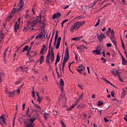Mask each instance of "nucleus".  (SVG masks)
Here are the masks:
<instances>
[{"label":"nucleus","mask_w":127,"mask_h":127,"mask_svg":"<svg viewBox=\"0 0 127 127\" xmlns=\"http://www.w3.org/2000/svg\"><path fill=\"white\" fill-rule=\"evenodd\" d=\"M58 34H59L58 30H57L56 32V35L55 37V40H56V41H57V38H58Z\"/></svg>","instance_id":"b1692460"},{"label":"nucleus","mask_w":127,"mask_h":127,"mask_svg":"<svg viewBox=\"0 0 127 127\" xmlns=\"http://www.w3.org/2000/svg\"><path fill=\"white\" fill-rule=\"evenodd\" d=\"M37 101L38 103H40L41 102H42V97H40L37 98Z\"/></svg>","instance_id":"cd10ccee"},{"label":"nucleus","mask_w":127,"mask_h":127,"mask_svg":"<svg viewBox=\"0 0 127 127\" xmlns=\"http://www.w3.org/2000/svg\"><path fill=\"white\" fill-rule=\"evenodd\" d=\"M21 83V80H19L16 82V85H18V84Z\"/></svg>","instance_id":"864d4df0"},{"label":"nucleus","mask_w":127,"mask_h":127,"mask_svg":"<svg viewBox=\"0 0 127 127\" xmlns=\"http://www.w3.org/2000/svg\"><path fill=\"white\" fill-rule=\"evenodd\" d=\"M28 50V46H26L23 49L22 52H24V51H27Z\"/></svg>","instance_id":"bb28decb"},{"label":"nucleus","mask_w":127,"mask_h":127,"mask_svg":"<svg viewBox=\"0 0 127 127\" xmlns=\"http://www.w3.org/2000/svg\"><path fill=\"white\" fill-rule=\"evenodd\" d=\"M92 53L95 54V55H102L101 49L93 50L92 51Z\"/></svg>","instance_id":"0eeeda50"},{"label":"nucleus","mask_w":127,"mask_h":127,"mask_svg":"<svg viewBox=\"0 0 127 127\" xmlns=\"http://www.w3.org/2000/svg\"><path fill=\"white\" fill-rule=\"evenodd\" d=\"M97 37L98 40H99L100 42H102V40L106 38V36H105V34H103V33H101L100 34H97Z\"/></svg>","instance_id":"423d86ee"},{"label":"nucleus","mask_w":127,"mask_h":127,"mask_svg":"<svg viewBox=\"0 0 127 127\" xmlns=\"http://www.w3.org/2000/svg\"><path fill=\"white\" fill-rule=\"evenodd\" d=\"M82 37L83 36H80L77 38H73L72 39V40H74L75 41H79V40H81V39H82Z\"/></svg>","instance_id":"dca6fc26"},{"label":"nucleus","mask_w":127,"mask_h":127,"mask_svg":"<svg viewBox=\"0 0 127 127\" xmlns=\"http://www.w3.org/2000/svg\"><path fill=\"white\" fill-rule=\"evenodd\" d=\"M60 86L61 87H64V81L63 80V79H61L60 81Z\"/></svg>","instance_id":"4be33fe9"},{"label":"nucleus","mask_w":127,"mask_h":127,"mask_svg":"<svg viewBox=\"0 0 127 127\" xmlns=\"http://www.w3.org/2000/svg\"><path fill=\"white\" fill-rule=\"evenodd\" d=\"M13 16H14V10H12L10 15H9L7 18V21H9V20H10V19H11V18H12V17H13Z\"/></svg>","instance_id":"6e6552de"},{"label":"nucleus","mask_w":127,"mask_h":127,"mask_svg":"<svg viewBox=\"0 0 127 127\" xmlns=\"http://www.w3.org/2000/svg\"><path fill=\"white\" fill-rule=\"evenodd\" d=\"M61 125L62 127H66V126L64 124V122H63V121H61Z\"/></svg>","instance_id":"ea45409f"},{"label":"nucleus","mask_w":127,"mask_h":127,"mask_svg":"<svg viewBox=\"0 0 127 127\" xmlns=\"http://www.w3.org/2000/svg\"><path fill=\"white\" fill-rule=\"evenodd\" d=\"M68 60H69V59L64 58V60L63 61V62H64L65 63H67V62H68Z\"/></svg>","instance_id":"58836bf2"},{"label":"nucleus","mask_w":127,"mask_h":127,"mask_svg":"<svg viewBox=\"0 0 127 127\" xmlns=\"http://www.w3.org/2000/svg\"><path fill=\"white\" fill-rule=\"evenodd\" d=\"M69 50L68 49V48H66L65 49V55L64 58H66L67 59H69Z\"/></svg>","instance_id":"1a4fd4ad"},{"label":"nucleus","mask_w":127,"mask_h":127,"mask_svg":"<svg viewBox=\"0 0 127 127\" xmlns=\"http://www.w3.org/2000/svg\"><path fill=\"white\" fill-rule=\"evenodd\" d=\"M104 82L105 83H109V84H110V85H111V86H113V87H115V86L112 84V83L110 82L109 81H108V80L107 79H104Z\"/></svg>","instance_id":"7c9ffc66"},{"label":"nucleus","mask_w":127,"mask_h":127,"mask_svg":"<svg viewBox=\"0 0 127 127\" xmlns=\"http://www.w3.org/2000/svg\"><path fill=\"white\" fill-rule=\"evenodd\" d=\"M43 36V32H41L36 37V39H40Z\"/></svg>","instance_id":"4468645a"},{"label":"nucleus","mask_w":127,"mask_h":127,"mask_svg":"<svg viewBox=\"0 0 127 127\" xmlns=\"http://www.w3.org/2000/svg\"><path fill=\"white\" fill-rule=\"evenodd\" d=\"M109 32L111 33V35H115V32L114 31L113 29H110V30L109 31Z\"/></svg>","instance_id":"c756f323"},{"label":"nucleus","mask_w":127,"mask_h":127,"mask_svg":"<svg viewBox=\"0 0 127 127\" xmlns=\"http://www.w3.org/2000/svg\"><path fill=\"white\" fill-rule=\"evenodd\" d=\"M32 111L33 112H35V113H37V112H38V110H37L36 109H32Z\"/></svg>","instance_id":"052dcab7"},{"label":"nucleus","mask_w":127,"mask_h":127,"mask_svg":"<svg viewBox=\"0 0 127 127\" xmlns=\"http://www.w3.org/2000/svg\"><path fill=\"white\" fill-rule=\"evenodd\" d=\"M110 30H111V28H109L108 29V30L106 33V36H108V37H109V36H110Z\"/></svg>","instance_id":"a878e982"},{"label":"nucleus","mask_w":127,"mask_h":127,"mask_svg":"<svg viewBox=\"0 0 127 127\" xmlns=\"http://www.w3.org/2000/svg\"><path fill=\"white\" fill-rule=\"evenodd\" d=\"M68 20H69L68 19H65V20H64V21H63L64 23L65 22H67V21H68Z\"/></svg>","instance_id":"774afa93"},{"label":"nucleus","mask_w":127,"mask_h":127,"mask_svg":"<svg viewBox=\"0 0 127 127\" xmlns=\"http://www.w3.org/2000/svg\"><path fill=\"white\" fill-rule=\"evenodd\" d=\"M112 101H116V102H117V103H118V102H119V100L117 99L116 98L113 99L112 100Z\"/></svg>","instance_id":"bf43d9fd"},{"label":"nucleus","mask_w":127,"mask_h":127,"mask_svg":"<svg viewBox=\"0 0 127 127\" xmlns=\"http://www.w3.org/2000/svg\"><path fill=\"white\" fill-rule=\"evenodd\" d=\"M40 54H44V50L41 49V50L40 52Z\"/></svg>","instance_id":"603ef678"},{"label":"nucleus","mask_w":127,"mask_h":127,"mask_svg":"<svg viewBox=\"0 0 127 127\" xmlns=\"http://www.w3.org/2000/svg\"><path fill=\"white\" fill-rule=\"evenodd\" d=\"M44 57L43 56H41L39 58V61H40V64H42L43 62H44Z\"/></svg>","instance_id":"2eb2a0df"},{"label":"nucleus","mask_w":127,"mask_h":127,"mask_svg":"<svg viewBox=\"0 0 127 127\" xmlns=\"http://www.w3.org/2000/svg\"><path fill=\"white\" fill-rule=\"evenodd\" d=\"M123 92H122V94L123 95H124L125 96V95H126V94H127V92H126V90H125V89H123Z\"/></svg>","instance_id":"79ce46f5"},{"label":"nucleus","mask_w":127,"mask_h":127,"mask_svg":"<svg viewBox=\"0 0 127 127\" xmlns=\"http://www.w3.org/2000/svg\"><path fill=\"white\" fill-rule=\"evenodd\" d=\"M52 18L53 19H56V18H57V13H55V14H54Z\"/></svg>","instance_id":"c9c22d12"},{"label":"nucleus","mask_w":127,"mask_h":127,"mask_svg":"<svg viewBox=\"0 0 127 127\" xmlns=\"http://www.w3.org/2000/svg\"><path fill=\"white\" fill-rule=\"evenodd\" d=\"M57 17H60V16H61V14L60 13H57Z\"/></svg>","instance_id":"4d7b16f0"},{"label":"nucleus","mask_w":127,"mask_h":127,"mask_svg":"<svg viewBox=\"0 0 127 127\" xmlns=\"http://www.w3.org/2000/svg\"><path fill=\"white\" fill-rule=\"evenodd\" d=\"M20 6L19 8H13L12 10H14V14H15V12H17L18 13H20L21 11H22V7H23V5H24V3H23V1L20 0Z\"/></svg>","instance_id":"39448f33"},{"label":"nucleus","mask_w":127,"mask_h":127,"mask_svg":"<svg viewBox=\"0 0 127 127\" xmlns=\"http://www.w3.org/2000/svg\"><path fill=\"white\" fill-rule=\"evenodd\" d=\"M76 105H77V103L72 105L71 106V107L69 108L70 110H72V109H74V108H75V107H76Z\"/></svg>","instance_id":"473e14b6"},{"label":"nucleus","mask_w":127,"mask_h":127,"mask_svg":"<svg viewBox=\"0 0 127 127\" xmlns=\"http://www.w3.org/2000/svg\"><path fill=\"white\" fill-rule=\"evenodd\" d=\"M34 10H35V9H34V8H32V12H33V14H34Z\"/></svg>","instance_id":"338daca9"},{"label":"nucleus","mask_w":127,"mask_h":127,"mask_svg":"<svg viewBox=\"0 0 127 127\" xmlns=\"http://www.w3.org/2000/svg\"><path fill=\"white\" fill-rule=\"evenodd\" d=\"M87 71H88V73L90 74V67H89L88 66L87 67Z\"/></svg>","instance_id":"5fc2aeb1"},{"label":"nucleus","mask_w":127,"mask_h":127,"mask_svg":"<svg viewBox=\"0 0 127 127\" xmlns=\"http://www.w3.org/2000/svg\"><path fill=\"white\" fill-rule=\"evenodd\" d=\"M97 104V106H99V107H101V106H103L104 104V102H101V101H98Z\"/></svg>","instance_id":"c85d7f7f"},{"label":"nucleus","mask_w":127,"mask_h":127,"mask_svg":"<svg viewBox=\"0 0 127 127\" xmlns=\"http://www.w3.org/2000/svg\"><path fill=\"white\" fill-rule=\"evenodd\" d=\"M28 113H29V108L27 109V110L26 112V115L28 118H30L31 117V114H28Z\"/></svg>","instance_id":"412c9836"},{"label":"nucleus","mask_w":127,"mask_h":127,"mask_svg":"<svg viewBox=\"0 0 127 127\" xmlns=\"http://www.w3.org/2000/svg\"><path fill=\"white\" fill-rule=\"evenodd\" d=\"M13 92L14 94H15V93H18L19 95L20 94V90H19V89L15 90Z\"/></svg>","instance_id":"72a5a7b5"},{"label":"nucleus","mask_w":127,"mask_h":127,"mask_svg":"<svg viewBox=\"0 0 127 127\" xmlns=\"http://www.w3.org/2000/svg\"><path fill=\"white\" fill-rule=\"evenodd\" d=\"M78 87L79 88V89H81V90H83V86L81 84H78Z\"/></svg>","instance_id":"a19ab883"},{"label":"nucleus","mask_w":127,"mask_h":127,"mask_svg":"<svg viewBox=\"0 0 127 127\" xmlns=\"http://www.w3.org/2000/svg\"><path fill=\"white\" fill-rule=\"evenodd\" d=\"M1 76H4V73L0 71V77H1Z\"/></svg>","instance_id":"6e6d98bb"},{"label":"nucleus","mask_w":127,"mask_h":127,"mask_svg":"<svg viewBox=\"0 0 127 127\" xmlns=\"http://www.w3.org/2000/svg\"><path fill=\"white\" fill-rule=\"evenodd\" d=\"M61 42V37H60L58 39L57 44V45L56 46V49H58L59 48V47L60 46Z\"/></svg>","instance_id":"9b49d317"},{"label":"nucleus","mask_w":127,"mask_h":127,"mask_svg":"<svg viewBox=\"0 0 127 127\" xmlns=\"http://www.w3.org/2000/svg\"><path fill=\"white\" fill-rule=\"evenodd\" d=\"M115 92H114V91H111V96L112 97H113V98H115Z\"/></svg>","instance_id":"4c0bfd02"},{"label":"nucleus","mask_w":127,"mask_h":127,"mask_svg":"<svg viewBox=\"0 0 127 127\" xmlns=\"http://www.w3.org/2000/svg\"><path fill=\"white\" fill-rule=\"evenodd\" d=\"M8 96L10 97H13V96H14V91H9V92H8Z\"/></svg>","instance_id":"f3484780"},{"label":"nucleus","mask_w":127,"mask_h":127,"mask_svg":"<svg viewBox=\"0 0 127 127\" xmlns=\"http://www.w3.org/2000/svg\"><path fill=\"white\" fill-rule=\"evenodd\" d=\"M31 54H32V56H35V55H36V53H35V52H31Z\"/></svg>","instance_id":"de8ad7c7"},{"label":"nucleus","mask_w":127,"mask_h":127,"mask_svg":"<svg viewBox=\"0 0 127 127\" xmlns=\"http://www.w3.org/2000/svg\"><path fill=\"white\" fill-rule=\"evenodd\" d=\"M107 30V28L104 27V28L102 30V31L105 32Z\"/></svg>","instance_id":"69168bd1"},{"label":"nucleus","mask_w":127,"mask_h":127,"mask_svg":"<svg viewBox=\"0 0 127 127\" xmlns=\"http://www.w3.org/2000/svg\"><path fill=\"white\" fill-rule=\"evenodd\" d=\"M69 7V5H65V7H64V9H67Z\"/></svg>","instance_id":"680f3d73"},{"label":"nucleus","mask_w":127,"mask_h":127,"mask_svg":"<svg viewBox=\"0 0 127 127\" xmlns=\"http://www.w3.org/2000/svg\"><path fill=\"white\" fill-rule=\"evenodd\" d=\"M36 121V118L28 119L24 121L25 127H35L34 126V121Z\"/></svg>","instance_id":"7ed1b4c3"},{"label":"nucleus","mask_w":127,"mask_h":127,"mask_svg":"<svg viewBox=\"0 0 127 127\" xmlns=\"http://www.w3.org/2000/svg\"><path fill=\"white\" fill-rule=\"evenodd\" d=\"M103 57H106V55H105V50L102 52Z\"/></svg>","instance_id":"e2e57ef3"},{"label":"nucleus","mask_w":127,"mask_h":127,"mask_svg":"<svg viewBox=\"0 0 127 127\" xmlns=\"http://www.w3.org/2000/svg\"><path fill=\"white\" fill-rule=\"evenodd\" d=\"M54 32H53L52 34V37L51 38L50 41V44H49V50H50V49H51V44H52V40L53 39V37H54Z\"/></svg>","instance_id":"f8f14e48"},{"label":"nucleus","mask_w":127,"mask_h":127,"mask_svg":"<svg viewBox=\"0 0 127 127\" xmlns=\"http://www.w3.org/2000/svg\"><path fill=\"white\" fill-rule=\"evenodd\" d=\"M45 48H46V46H45V45H43V47L42 48V50L45 51Z\"/></svg>","instance_id":"09e8293b"},{"label":"nucleus","mask_w":127,"mask_h":127,"mask_svg":"<svg viewBox=\"0 0 127 127\" xmlns=\"http://www.w3.org/2000/svg\"><path fill=\"white\" fill-rule=\"evenodd\" d=\"M60 56H59V55H57L56 62V63H58L60 62Z\"/></svg>","instance_id":"5701e85b"},{"label":"nucleus","mask_w":127,"mask_h":127,"mask_svg":"<svg viewBox=\"0 0 127 127\" xmlns=\"http://www.w3.org/2000/svg\"><path fill=\"white\" fill-rule=\"evenodd\" d=\"M6 51H4V53H3V61H4V59L5 58V56L6 55Z\"/></svg>","instance_id":"49530a36"},{"label":"nucleus","mask_w":127,"mask_h":127,"mask_svg":"<svg viewBox=\"0 0 127 127\" xmlns=\"http://www.w3.org/2000/svg\"><path fill=\"white\" fill-rule=\"evenodd\" d=\"M112 74L114 75V76H118L119 77V75H120V72H119L118 70H112L111 71Z\"/></svg>","instance_id":"9d476101"},{"label":"nucleus","mask_w":127,"mask_h":127,"mask_svg":"<svg viewBox=\"0 0 127 127\" xmlns=\"http://www.w3.org/2000/svg\"><path fill=\"white\" fill-rule=\"evenodd\" d=\"M83 96H84V93H82L81 95L79 96V98L80 100H82V99H83Z\"/></svg>","instance_id":"a18cd8bd"},{"label":"nucleus","mask_w":127,"mask_h":127,"mask_svg":"<svg viewBox=\"0 0 127 127\" xmlns=\"http://www.w3.org/2000/svg\"><path fill=\"white\" fill-rule=\"evenodd\" d=\"M41 17L40 16H38L37 18L34 20L33 21L29 22L27 23V27H24L23 31H30V30H33V27L36 25V23H40Z\"/></svg>","instance_id":"f257e3e1"},{"label":"nucleus","mask_w":127,"mask_h":127,"mask_svg":"<svg viewBox=\"0 0 127 127\" xmlns=\"http://www.w3.org/2000/svg\"><path fill=\"white\" fill-rule=\"evenodd\" d=\"M106 46L107 47L109 48V47H112V44H110V43H108L106 44Z\"/></svg>","instance_id":"37998d69"},{"label":"nucleus","mask_w":127,"mask_h":127,"mask_svg":"<svg viewBox=\"0 0 127 127\" xmlns=\"http://www.w3.org/2000/svg\"><path fill=\"white\" fill-rule=\"evenodd\" d=\"M24 18L25 19H31L30 15L28 14V13H26L24 15Z\"/></svg>","instance_id":"a211bd4d"},{"label":"nucleus","mask_w":127,"mask_h":127,"mask_svg":"<svg viewBox=\"0 0 127 127\" xmlns=\"http://www.w3.org/2000/svg\"><path fill=\"white\" fill-rule=\"evenodd\" d=\"M34 106L36 108H37V109H39L40 110H41V108L40 107V106L39 105L34 104Z\"/></svg>","instance_id":"e433bc0d"},{"label":"nucleus","mask_w":127,"mask_h":127,"mask_svg":"<svg viewBox=\"0 0 127 127\" xmlns=\"http://www.w3.org/2000/svg\"><path fill=\"white\" fill-rule=\"evenodd\" d=\"M86 22L85 21L83 22H80L78 21L76 22L74 25H73L70 28V31L71 32H74V30H78L82 25H84Z\"/></svg>","instance_id":"20e7f679"},{"label":"nucleus","mask_w":127,"mask_h":127,"mask_svg":"<svg viewBox=\"0 0 127 127\" xmlns=\"http://www.w3.org/2000/svg\"><path fill=\"white\" fill-rule=\"evenodd\" d=\"M112 42H113V44H114L115 47H116V48L118 49V47L117 46V42H116V40L112 41Z\"/></svg>","instance_id":"2f4dec72"},{"label":"nucleus","mask_w":127,"mask_h":127,"mask_svg":"<svg viewBox=\"0 0 127 127\" xmlns=\"http://www.w3.org/2000/svg\"><path fill=\"white\" fill-rule=\"evenodd\" d=\"M122 64H123V65H127V60H125V58H123Z\"/></svg>","instance_id":"aec40b11"},{"label":"nucleus","mask_w":127,"mask_h":127,"mask_svg":"<svg viewBox=\"0 0 127 127\" xmlns=\"http://www.w3.org/2000/svg\"><path fill=\"white\" fill-rule=\"evenodd\" d=\"M19 28V22H16L14 26L15 32H16V30Z\"/></svg>","instance_id":"ddd939ff"},{"label":"nucleus","mask_w":127,"mask_h":127,"mask_svg":"<svg viewBox=\"0 0 127 127\" xmlns=\"http://www.w3.org/2000/svg\"><path fill=\"white\" fill-rule=\"evenodd\" d=\"M65 65H66V63H64V62H63V67L64 68Z\"/></svg>","instance_id":"13d9d810"},{"label":"nucleus","mask_w":127,"mask_h":127,"mask_svg":"<svg viewBox=\"0 0 127 127\" xmlns=\"http://www.w3.org/2000/svg\"><path fill=\"white\" fill-rule=\"evenodd\" d=\"M50 56H51V57H50ZM55 58V57H54V52L53 51V47L52 46L51 53H50V51H49V53L46 57V61L47 64H50V59H51V63H53V62H54Z\"/></svg>","instance_id":"f03ea898"},{"label":"nucleus","mask_w":127,"mask_h":127,"mask_svg":"<svg viewBox=\"0 0 127 127\" xmlns=\"http://www.w3.org/2000/svg\"><path fill=\"white\" fill-rule=\"evenodd\" d=\"M99 24H100V23L99 22H96V24L94 25L95 27L98 26V25H99Z\"/></svg>","instance_id":"0e129e2a"},{"label":"nucleus","mask_w":127,"mask_h":127,"mask_svg":"<svg viewBox=\"0 0 127 127\" xmlns=\"http://www.w3.org/2000/svg\"><path fill=\"white\" fill-rule=\"evenodd\" d=\"M104 120L105 123H109V120L107 119V118L105 117V118L104 119Z\"/></svg>","instance_id":"3c124183"},{"label":"nucleus","mask_w":127,"mask_h":127,"mask_svg":"<svg viewBox=\"0 0 127 127\" xmlns=\"http://www.w3.org/2000/svg\"><path fill=\"white\" fill-rule=\"evenodd\" d=\"M118 78L121 82H124V80H123V78H122V77H121L120 74L118 75Z\"/></svg>","instance_id":"f704fd0d"},{"label":"nucleus","mask_w":127,"mask_h":127,"mask_svg":"<svg viewBox=\"0 0 127 127\" xmlns=\"http://www.w3.org/2000/svg\"><path fill=\"white\" fill-rule=\"evenodd\" d=\"M83 70H84V68H80V67H79V68H78L77 69H76V70L77 71V72H79L80 74H83V73H82Z\"/></svg>","instance_id":"6ab92c4d"},{"label":"nucleus","mask_w":127,"mask_h":127,"mask_svg":"<svg viewBox=\"0 0 127 127\" xmlns=\"http://www.w3.org/2000/svg\"><path fill=\"white\" fill-rule=\"evenodd\" d=\"M32 96L33 97V98H34V97H35V93H34V91H32Z\"/></svg>","instance_id":"8fccbe9b"},{"label":"nucleus","mask_w":127,"mask_h":127,"mask_svg":"<svg viewBox=\"0 0 127 127\" xmlns=\"http://www.w3.org/2000/svg\"><path fill=\"white\" fill-rule=\"evenodd\" d=\"M22 111H24V109H25V103L23 104L22 105Z\"/></svg>","instance_id":"c03bdc74"},{"label":"nucleus","mask_w":127,"mask_h":127,"mask_svg":"<svg viewBox=\"0 0 127 127\" xmlns=\"http://www.w3.org/2000/svg\"><path fill=\"white\" fill-rule=\"evenodd\" d=\"M110 40H111V41H113L114 40H116L115 39V35H111V36L110 37Z\"/></svg>","instance_id":"393cba45"}]
</instances>
